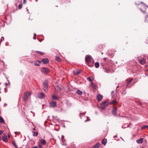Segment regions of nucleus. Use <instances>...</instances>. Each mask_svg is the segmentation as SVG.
Returning a JSON list of instances; mask_svg holds the SVG:
<instances>
[{
	"mask_svg": "<svg viewBox=\"0 0 148 148\" xmlns=\"http://www.w3.org/2000/svg\"><path fill=\"white\" fill-rule=\"evenodd\" d=\"M136 5H140L142 6L141 8H139L144 14H147L146 12L145 11V10L148 8V6L147 5H145V3L142 2H141L140 3L138 2V3H137L136 2Z\"/></svg>",
	"mask_w": 148,
	"mask_h": 148,
	"instance_id": "f257e3e1",
	"label": "nucleus"
},
{
	"mask_svg": "<svg viewBox=\"0 0 148 148\" xmlns=\"http://www.w3.org/2000/svg\"><path fill=\"white\" fill-rule=\"evenodd\" d=\"M31 93L27 91H26L25 92L22 96L23 101H26L30 97Z\"/></svg>",
	"mask_w": 148,
	"mask_h": 148,
	"instance_id": "f03ea898",
	"label": "nucleus"
},
{
	"mask_svg": "<svg viewBox=\"0 0 148 148\" xmlns=\"http://www.w3.org/2000/svg\"><path fill=\"white\" fill-rule=\"evenodd\" d=\"M48 81L47 79L45 80L43 82L42 88L43 90L45 92H47L48 89Z\"/></svg>",
	"mask_w": 148,
	"mask_h": 148,
	"instance_id": "7ed1b4c3",
	"label": "nucleus"
},
{
	"mask_svg": "<svg viewBox=\"0 0 148 148\" xmlns=\"http://www.w3.org/2000/svg\"><path fill=\"white\" fill-rule=\"evenodd\" d=\"M41 72L43 74H47L49 72V70L47 68L42 67L41 69Z\"/></svg>",
	"mask_w": 148,
	"mask_h": 148,
	"instance_id": "20e7f679",
	"label": "nucleus"
},
{
	"mask_svg": "<svg viewBox=\"0 0 148 148\" xmlns=\"http://www.w3.org/2000/svg\"><path fill=\"white\" fill-rule=\"evenodd\" d=\"M91 58V56L89 55H87L85 57V61L87 63H89L90 62Z\"/></svg>",
	"mask_w": 148,
	"mask_h": 148,
	"instance_id": "39448f33",
	"label": "nucleus"
},
{
	"mask_svg": "<svg viewBox=\"0 0 148 148\" xmlns=\"http://www.w3.org/2000/svg\"><path fill=\"white\" fill-rule=\"evenodd\" d=\"M139 62L140 64H143L146 63V61L144 58H141L139 59Z\"/></svg>",
	"mask_w": 148,
	"mask_h": 148,
	"instance_id": "423d86ee",
	"label": "nucleus"
},
{
	"mask_svg": "<svg viewBox=\"0 0 148 148\" xmlns=\"http://www.w3.org/2000/svg\"><path fill=\"white\" fill-rule=\"evenodd\" d=\"M2 139L3 141L7 142L8 141V136L6 135H4L2 137Z\"/></svg>",
	"mask_w": 148,
	"mask_h": 148,
	"instance_id": "0eeeda50",
	"label": "nucleus"
},
{
	"mask_svg": "<svg viewBox=\"0 0 148 148\" xmlns=\"http://www.w3.org/2000/svg\"><path fill=\"white\" fill-rule=\"evenodd\" d=\"M56 103L54 101L51 102L50 103V107L54 108L56 106Z\"/></svg>",
	"mask_w": 148,
	"mask_h": 148,
	"instance_id": "6e6552de",
	"label": "nucleus"
},
{
	"mask_svg": "<svg viewBox=\"0 0 148 148\" xmlns=\"http://www.w3.org/2000/svg\"><path fill=\"white\" fill-rule=\"evenodd\" d=\"M97 99L98 101H100L102 99V96L100 94L98 95L97 96Z\"/></svg>",
	"mask_w": 148,
	"mask_h": 148,
	"instance_id": "1a4fd4ad",
	"label": "nucleus"
},
{
	"mask_svg": "<svg viewBox=\"0 0 148 148\" xmlns=\"http://www.w3.org/2000/svg\"><path fill=\"white\" fill-rule=\"evenodd\" d=\"M143 138H141L140 139H138L136 140V142L137 143L140 144H142L143 143Z\"/></svg>",
	"mask_w": 148,
	"mask_h": 148,
	"instance_id": "9d476101",
	"label": "nucleus"
},
{
	"mask_svg": "<svg viewBox=\"0 0 148 148\" xmlns=\"http://www.w3.org/2000/svg\"><path fill=\"white\" fill-rule=\"evenodd\" d=\"M117 108L116 107L114 108L112 110V114L114 116L116 115V112L117 111Z\"/></svg>",
	"mask_w": 148,
	"mask_h": 148,
	"instance_id": "9b49d317",
	"label": "nucleus"
},
{
	"mask_svg": "<svg viewBox=\"0 0 148 148\" xmlns=\"http://www.w3.org/2000/svg\"><path fill=\"white\" fill-rule=\"evenodd\" d=\"M44 96L45 95L44 94L42 93H40L39 95H38V97L40 99H42L44 97Z\"/></svg>",
	"mask_w": 148,
	"mask_h": 148,
	"instance_id": "f8f14e48",
	"label": "nucleus"
},
{
	"mask_svg": "<svg viewBox=\"0 0 148 148\" xmlns=\"http://www.w3.org/2000/svg\"><path fill=\"white\" fill-rule=\"evenodd\" d=\"M55 88L56 90L59 92H60L61 90L60 87L58 86H56L55 87Z\"/></svg>",
	"mask_w": 148,
	"mask_h": 148,
	"instance_id": "ddd939ff",
	"label": "nucleus"
},
{
	"mask_svg": "<svg viewBox=\"0 0 148 148\" xmlns=\"http://www.w3.org/2000/svg\"><path fill=\"white\" fill-rule=\"evenodd\" d=\"M42 62L45 64H47L49 62V60L47 59H42Z\"/></svg>",
	"mask_w": 148,
	"mask_h": 148,
	"instance_id": "4468645a",
	"label": "nucleus"
},
{
	"mask_svg": "<svg viewBox=\"0 0 148 148\" xmlns=\"http://www.w3.org/2000/svg\"><path fill=\"white\" fill-rule=\"evenodd\" d=\"M41 62V61L39 60H37L36 62L34 63V65L35 66H38L40 65V64Z\"/></svg>",
	"mask_w": 148,
	"mask_h": 148,
	"instance_id": "2eb2a0df",
	"label": "nucleus"
},
{
	"mask_svg": "<svg viewBox=\"0 0 148 148\" xmlns=\"http://www.w3.org/2000/svg\"><path fill=\"white\" fill-rule=\"evenodd\" d=\"M102 144L103 145H105L107 143V139L106 138H104V139H103L102 140Z\"/></svg>",
	"mask_w": 148,
	"mask_h": 148,
	"instance_id": "dca6fc26",
	"label": "nucleus"
},
{
	"mask_svg": "<svg viewBox=\"0 0 148 148\" xmlns=\"http://www.w3.org/2000/svg\"><path fill=\"white\" fill-rule=\"evenodd\" d=\"M100 145V144L99 143H97L93 147V148H98Z\"/></svg>",
	"mask_w": 148,
	"mask_h": 148,
	"instance_id": "f3484780",
	"label": "nucleus"
},
{
	"mask_svg": "<svg viewBox=\"0 0 148 148\" xmlns=\"http://www.w3.org/2000/svg\"><path fill=\"white\" fill-rule=\"evenodd\" d=\"M90 85L92 86V87L94 89H96L97 86L93 82H91L90 83Z\"/></svg>",
	"mask_w": 148,
	"mask_h": 148,
	"instance_id": "a211bd4d",
	"label": "nucleus"
},
{
	"mask_svg": "<svg viewBox=\"0 0 148 148\" xmlns=\"http://www.w3.org/2000/svg\"><path fill=\"white\" fill-rule=\"evenodd\" d=\"M110 104V103H106V101H104L102 103V104L101 105H105L106 106H108L109 105V104Z\"/></svg>",
	"mask_w": 148,
	"mask_h": 148,
	"instance_id": "6ab92c4d",
	"label": "nucleus"
},
{
	"mask_svg": "<svg viewBox=\"0 0 148 148\" xmlns=\"http://www.w3.org/2000/svg\"><path fill=\"white\" fill-rule=\"evenodd\" d=\"M40 142L42 144L44 145L46 144V142L45 140L43 139H42L41 140Z\"/></svg>",
	"mask_w": 148,
	"mask_h": 148,
	"instance_id": "aec40b11",
	"label": "nucleus"
},
{
	"mask_svg": "<svg viewBox=\"0 0 148 148\" xmlns=\"http://www.w3.org/2000/svg\"><path fill=\"white\" fill-rule=\"evenodd\" d=\"M52 98L53 100H58V97L55 96L54 95H53L52 96Z\"/></svg>",
	"mask_w": 148,
	"mask_h": 148,
	"instance_id": "412c9836",
	"label": "nucleus"
},
{
	"mask_svg": "<svg viewBox=\"0 0 148 148\" xmlns=\"http://www.w3.org/2000/svg\"><path fill=\"white\" fill-rule=\"evenodd\" d=\"M99 63L98 62H97L95 63V67L96 68H99Z\"/></svg>",
	"mask_w": 148,
	"mask_h": 148,
	"instance_id": "4be33fe9",
	"label": "nucleus"
},
{
	"mask_svg": "<svg viewBox=\"0 0 148 148\" xmlns=\"http://www.w3.org/2000/svg\"><path fill=\"white\" fill-rule=\"evenodd\" d=\"M77 93L78 95H81L82 94V92L80 91L79 90H77Z\"/></svg>",
	"mask_w": 148,
	"mask_h": 148,
	"instance_id": "5701e85b",
	"label": "nucleus"
},
{
	"mask_svg": "<svg viewBox=\"0 0 148 148\" xmlns=\"http://www.w3.org/2000/svg\"><path fill=\"white\" fill-rule=\"evenodd\" d=\"M81 71L80 70H78L77 71L74 72V73L75 75H78L80 73Z\"/></svg>",
	"mask_w": 148,
	"mask_h": 148,
	"instance_id": "b1692460",
	"label": "nucleus"
},
{
	"mask_svg": "<svg viewBox=\"0 0 148 148\" xmlns=\"http://www.w3.org/2000/svg\"><path fill=\"white\" fill-rule=\"evenodd\" d=\"M106 106H105V105H101L100 108H101V109H102V110H104L105 109V108H106Z\"/></svg>",
	"mask_w": 148,
	"mask_h": 148,
	"instance_id": "393cba45",
	"label": "nucleus"
},
{
	"mask_svg": "<svg viewBox=\"0 0 148 148\" xmlns=\"http://www.w3.org/2000/svg\"><path fill=\"white\" fill-rule=\"evenodd\" d=\"M56 60L58 62H60L61 61L60 59L59 58L58 56H56Z\"/></svg>",
	"mask_w": 148,
	"mask_h": 148,
	"instance_id": "a878e982",
	"label": "nucleus"
},
{
	"mask_svg": "<svg viewBox=\"0 0 148 148\" xmlns=\"http://www.w3.org/2000/svg\"><path fill=\"white\" fill-rule=\"evenodd\" d=\"M4 122V120L3 119V118L2 117H1L0 118V122L1 123H3Z\"/></svg>",
	"mask_w": 148,
	"mask_h": 148,
	"instance_id": "bb28decb",
	"label": "nucleus"
},
{
	"mask_svg": "<svg viewBox=\"0 0 148 148\" xmlns=\"http://www.w3.org/2000/svg\"><path fill=\"white\" fill-rule=\"evenodd\" d=\"M145 21L146 22L148 23V15H146L145 16Z\"/></svg>",
	"mask_w": 148,
	"mask_h": 148,
	"instance_id": "cd10ccee",
	"label": "nucleus"
},
{
	"mask_svg": "<svg viewBox=\"0 0 148 148\" xmlns=\"http://www.w3.org/2000/svg\"><path fill=\"white\" fill-rule=\"evenodd\" d=\"M12 144L16 148H18V147L14 141H13L12 143Z\"/></svg>",
	"mask_w": 148,
	"mask_h": 148,
	"instance_id": "c85d7f7f",
	"label": "nucleus"
},
{
	"mask_svg": "<svg viewBox=\"0 0 148 148\" xmlns=\"http://www.w3.org/2000/svg\"><path fill=\"white\" fill-rule=\"evenodd\" d=\"M133 79V78H132L130 80H129V81L128 82L127 85V87H128V85L130 84V83L131 82V81Z\"/></svg>",
	"mask_w": 148,
	"mask_h": 148,
	"instance_id": "c756f323",
	"label": "nucleus"
},
{
	"mask_svg": "<svg viewBox=\"0 0 148 148\" xmlns=\"http://www.w3.org/2000/svg\"><path fill=\"white\" fill-rule=\"evenodd\" d=\"M36 52L37 53H39L41 55H43L44 54V53L42 52H40L38 51H36Z\"/></svg>",
	"mask_w": 148,
	"mask_h": 148,
	"instance_id": "7c9ffc66",
	"label": "nucleus"
},
{
	"mask_svg": "<svg viewBox=\"0 0 148 148\" xmlns=\"http://www.w3.org/2000/svg\"><path fill=\"white\" fill-rule=\"evenodd\" d=\"M33 133H34V134L33 135L34 136H37L38 134V133L37 132H33Z\"/></svg>",
	"mask_w": 148,
	"mask_h": 148,
	"instance_id": "2f4dec72",
	"label": "nucleus"
},
{
	"mask_svg": "<svg viewBox=\"0 0 148 148\" xmlns=\"http://www.w3.org/2000/svg\"><path fill=\"white\" fill-rule=\"evenodd\" d=\"M4 40V38L3 37H2L1 38L0 40V44H1V43L2 42V41Z\"/></svg>",
	"mask_w": 148,
	"mask_h": 148,
	"instance_id": "473e14b6",
	"label": "nucleus"
},
{
	"mask_svg": "<svg viewBox=\"0 0 148 148\" xmlns=\"http://www.w3.org/2000/svg\"><path fill=\"white\" fill-rule=\"evenodd\" d=\"M116 103V100H113L111 102V103L112 104H114Z\"/></svg>",
	"mask_w": 148,
	"mask_h": 148,
	"instance_id": "72a5a7b5",
	"label": "nucleus"
},
{
	"mask_svg": "<svg viewBox=\"0 0 148 148\" xmlns=\"http://www.w3.org/2000/svg\"><path fill=\"white\" fill-rule=\"evenodd\" d=\"M22 5L21 4H20L18 6V8L19 9H21L22 8Z\"/></svg>",
	"mask_w": 148,
	"mask_h": 148,
	"instance_id": "f704fd0d",
	"label": "nucleus"
},
{
	"mask_svg": "<svg viewBox=\"0 0 148 148\" xmlns=\"http://www.w3.org/2000/svg\"><path fill=\"white\" fill-rule=\"evenodd\" d=\"M114 91H112L111 93V95L112 96V97H113L114 95Z\"/></svg>",
	"mask_w": 148,
	"mask_h": 148,
	"instance_id": "c9c22d12",
	"label": "nucleus"
},
{
	"mask_svg": "<svg viewBox=\"0 0 148 148\" xmlns=\"http://www.w3.org/2000/svg\"><path fill=\"white\" fill-rule=\"evenodd\" d=\"M87 79L90 82H91L92 81V80L90 77H88L87 78Z\"/></svg>",
	"mask_w": 148,
	"mask_h": 148,
	"instance_id": "e433bc0d",
	"label": "nucleus"
},
{
	"mask_svg": "<svg viewBox=\"0 0 148 148\" xmlns=\"http://www.w3.org/2000/svg\"><path fill=\"white\" fill-rule=\"evenodd\" d=\"M86 113H81L79 114V116H80V117L81 119H82V117L81 116V114H83L84 115Z\"/></svg>",
	"mask_w": 148,
	"mask_h": 148,
	"instance_id": "4c0bfd02",
	"label": "nucleus"
},
{
	"mask_svg": "<svg viewBox=\"0 0 148 148\" xmlns=\"http://www.w3.org/2000/svg\"><path fill=\"white\" fill-rule=\"evenodd\" d=\"M146 127H148V125H145L142 128V129L145 128Z\"/></svg>",
	"mask_w": 148,
	"mask_h": 148,
	"instance_id": "58836bf2",
	"label": "nucleus"
},
{
	"mask_svg": "<svg viewBox=\"0 0 148 148\" xmlns=\"http://www.w3.org/2000/svg\"><path fill=\"white\" fill-rule=\"evenodd\" d=\"M3 133V132L2 131L0 130V135H1Z\"/></svg>",
	"mask_w": 148,
	"mask_h": 148,
	"instance_id": "ea45409f",
	"label": "nucleus"
},
{
	"mask_svg": "<svg viewBox=\"0 0 148 148\" xmlns=\"http://www.w3.org/2000/svg\"><path fill=\"white\" fill-rule=\"evenodd\" d=\"M5 45H6V46H8L9 45V43L8 42H6L5 43Z\"/></svg>",
	"mask_w": 148,
	"mask_h": 148,
	"instance_id": "a19ab883",
	"label": "nucleus"
},
{
	"mask_svg": "<svg viewBox=\"0 0 148 148\" xmlns=\"http://www.w3.org/2000/svg\"><path fill=\"white\" fill-rule=\"evenodd\" d=\"M90 120V119H87V120H86L85 121V122H87V121H89Z\"/></svg>",
	"mask_w": 148,
	"mask_h": 148,
	"instance_id": "79ce46f5",
	"label": "nucleus"
},
{
	"mask_svg": "<svg viewBox=\"0 0 148 148\" xmlns=\"http://www.w3.org/2000/svg\"><path fill=\"white\" fill-rule=\"evenodd\" d=\"M26 2V0H23V3H25Z\"/></svg>",
	"mask_w": 148,
	"mask_h": 148,
	"instance_id": "37998d69",
	"label": "nucleus"
},
{
	"mask_svg": "<svg viewBox=\"0 0 148 148\" xmlns=\"http://www.w3.org/2000/svg\"><path fill=\"white\" fill-rule=\"evenodd\" d=\"M32 148H38V147L37 146H34V147H32Z\"/></svg>",
	"mask_w": 148,
	"mask_h": 148,
	"instance_id": "c03bdc74",
	"label": "nucleus"
},
{
	"mask_svg": "<svg viewBox=\"0 0 148 148\" xmlns=\"http://www.w3.org/2000/svg\"><path fill=\"white\" fill-rule=\"evenodd\" d=\"M64 136L63 135H62V139H63V138H64Z\"/></svg>",
	"mask_w": 148,
	"mask_h": 148,
	"instance_id": "a18cd8bd",
	"label": "nucleus"
},
{
	"mask_svg": "<svg viewBox=\"0 0 148 148\" xmlns=\"http://www.w3.org/2000/svg\"><path fill=\"white\" fill-rule=\"evenodd\" d=\"M8 138H9L10 137V136L9 135H8Z\"/></svg>",
	"mask_w": 148,
	"mask_h": 148,
	"instance_id": "49530a36",
	"label": "nucleus"
},
{
	"mask_svg": "<svg viewBox=\"0 0 148 148\" xmlns=\"http://www.w3.org/2000/svg\"><path fill=\"white\" fill-rule=\"evenodd\" d=\"M5 86L6 87L8 85V84L7 83H5Z\"/></svg>",
	"mask_w": 148,
	"mask_h": 148,
	"instance_id": "de8ad7c7",
	"label": "nucleus"
},
{
	"mask_svg": "<svg viewBox=\"0 0 148 148\" xmlns=\"http://www.w3.org/2000/svg\"><path fill=\"white\" fill-rule=\"evenodd\" d=\"M39 148H40L42 147L40 145H39Z\"/></svg>",
	"mask_w": 148,
	"mask_h": 148,
	"instance_id": "09e8293b",
	"label": "nucleus"
},
{
	"mask_svg": "<svg viewBox=\"0 0 148 148\" xmlns=\"http://www.w3.org/2000/svg\"><path fill=\"white\" fill-rule=\"evenodd\" d=\"M117 137V135L114 136H113L114 138H115V137Z\"/></svg>",
	"mask_w": 148,
	"mask_h": 148,
	"instance_id": "8fccbe9b",
	"label": "nucleus"
},
{
	"mask_svg": "<svg viewBox=\"0 0 148 148\" xmlns=\"http://www.w3.org/2000/svg\"><path fill=\"white\" fill-rule=\"evenodd\" d=\"M33 38L34 39H36V38L35 37H33Z\"/></svg>",
	"mask_w": 148,
	"mask_h": 148,
	"instance_id": "3c124183",
	"label": "nucleus"
},
{
	"mask_svg": "<svg viewBox=\"0 0 148 148\" xmlns=\"http://www.w3.org/2000/svg\"><path fill=\"white\" fill-rule=\"evenodd\" d=\"M26 9L27 11H28V10L27 8H26Z\"/></svg>",
	"mask_w": 148,
	"mask_h": 148,
	"instance_id": "603ef678",
	"label": "nucleus"
},
{
	"mask_svg": "<svg viewBox=\"0 0 148 148\" xmlns=\"http://www.w3.org/2000/svg\"><path fill=\"white\" fill-rule=\"evenodd\" d=\"M5 77H6V79H7L8 78V77H7V76H5Z\"/></svg>",
	"mask_w": 148,
	"mask_h": 148,
	"instance_id": "864d4df0",
	"label": "nucleus"
},
{
	"mask_svg": "<svg viewBox=\"0 0 148 148\" xmlns=\"http://www.w3.org/2000/svg\"><path fill=\"white\" fill-rule=\"evenodd\" d=\"M8 84H10V83L9 80H8Z\"/></svg>",
	"mask_w": 148,
	"mask_h": 148,
	"instance_id": "5fc2aeb1",
	"label": "nucleus"
},
{
	"mask_svg": "<svg viewBox=\"0 0 148 148\" xmlns=\"http://www.w3.org/2000/svg\"><path fill=\"white\" fill-rule=\"evenodd\" d=\"M120 138H121V139H122V140H123V141H124L123 139V138H122L121 137H120Z\"/></svg>",
	"mask_w": 148,
	"mask_h": 148,
	"instance_id": "6e6d98bb",
	"label": "nucleus"
},
{
	"mask_svg": "<svg viewBox=\"0 0 148 148\" xmlns=\"http://www.w3.org/2000/svg\"><path fill=\"white\" fill-rule=\"evenodd\" d=\"M36 34H35V33L34 34V36H36Z\"/></svg>",
	"mask_w": 148,
	"mask_h": 148,
	"instance_id": "4d7b16f0",
	"label": "nucleus"
},
{
	"mask_svg": "<svg viewBox=\"0 0 148 148\" xmlns=\"http://www.w3.org/2000/svg\"><path fill=\"white\" fill-rule=\"evenodd\" d=\"M119 88V86H117V87H116V90H117V88Z\"/></svg>",
	"mask_w": 148,
	"mask_h": 148,
	"instance_id": "13d9d810",
	"label": "nucleus"
},
{
	"mask_svg": "<svg viewBox=\"0 0 148 148\" xmlns=\"http://www.w3.org/2000/svg\"><path fill=\"white\" fill-rule=\"evenodd\" d=\"M95 114H97V112H95Z\"/></svg>",
	"mask_w": 148,
	"mask_h": 148,
	"instance_id": "bf43d9fd",
	"label": "nucleus"
},
{
	"mask_svg": "<svg viewBox=\"0 0 148 148\" xmlns=\"http://www.w3.org/2000/svg\"><path fill=\"white\" fill-rule=\"evenodd\" d=\"M106 72H107V73H108V70H106Z\"/></svg>",
	"mask_w": 148,
	"mask_h": 148,
	"instance_id": "052dcab7",
	"label": "nucleus"
},
{
	"mask_svg": "<svg viewBox=\"0 0 148 148\" xmlns=\"http://www.w3.org/2000/svg\"><path fill=\"white\" fill-rule=\"evenodd\" d=\"M33 130H35V128H33Z\"/></svg>",
	"mask_w": 148,
	"mask_h": 148,
	"instance_id": "680f3d73",
	"label": "nucleus"
},
{
	"mask_svg": "<svg viewBox=\"0 0 148 148\" xmlns=\"http://www.w3.org/2000/svg\"><path fill=\"white\" fill-rule=\"evenodd\" d=\"M1 140V137L0 136V141Z\"/></svg>",
	"mask_w": 148,
	"mask_h": 148,
	"instance_id": "e2e57ef3",
	"label": "nucleus"
},
{
	"mask_svg": "<svg viewBox=\"0 0 148 148\" xmlns=\"http://www.w3.org/2000/svg\"><path fill=\"white\" fill-rule=\"evenodd\" d=\"M129 126V125H128L127 126V127H128Z\"/></svg>",
	"mask_w": 148,
	"mask_h": 148,
	"instance_id": "0e129e2a",
	"label": "nucleus"
},
{
	"mask_svg": "<svg viewBox=\"0 0 148 148\" xmlns=\"http://www.w3.org/2000/svg\"><path fill=\"white\" fill-rule=\"evenodd\" d=\"M28 13L30 14L29 12H27Z\"/></svg>",
	"mask_w": 148,
	"mask_h": 148,
	"instance_id": "69168bd1",
	"label": "nucleus"
},
{
	"mask_svg": "<svg viewBox=\"0 0 148 148\" xmlns=\"http://www.w3.org/2000/svg\"><path fill=\"white\" fill-rule=\"evenodd\" d=\"M64 127H65V126H64Z\"/></svg>",
	"mask_w": 148,
	"mask_h": 148,
	"instance_id": "338daca9",
	"label": "nucleus"
},
{
	"mask_svg": "<svg viewBox=\"0 0 148 148\" xmlns=\"http://www.w3.org/2000/svg\"><path fill=\"white\" fill-rule=\"evenodd\" d=\"M21 148V147H20V148Z\"/></svg>",
	"mask_w": 148,
	"mask_h": 148,
	"instance_id": "774afa93",
	"label": "nucleus"
}]
</instances>
